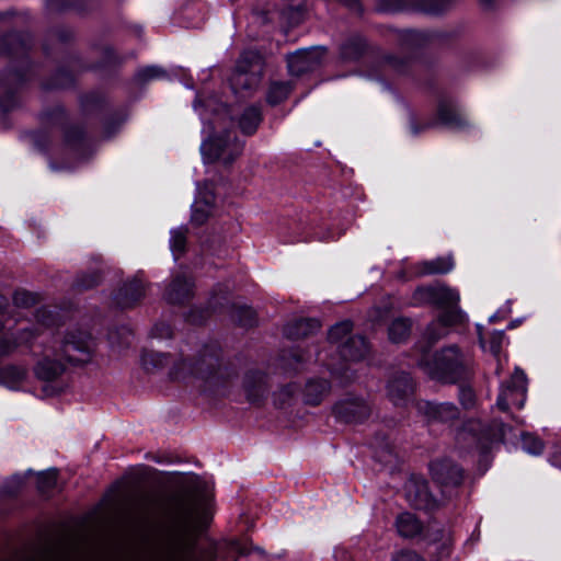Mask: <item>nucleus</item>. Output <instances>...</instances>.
Here are the masks:
<instances>
[{"instance_id":"nucleus-1","label":"nucleus","mask_w":561,"mask_h":561,"mask_svg":"<svg viewBox=\"0 0 561 561\" xmlns=\"http://www.w3.org/2000/svg\"><path fill=\"white\" fill-rule=\"evenodd\" d=\"M137 510L141 518L164 516L159 554L154 561H204L196 542L197 526L204 514V503L196 497H178L169 502L154 494L142 495Z\"/></svg>"},{"instance_id":"nucleus-2","label":"nucleus","mask_w":561,"mask_h":561,"mask_svg":"<svg viewBox=\"0 0 561 561\" xmlns=\"http://www.w3.org/2000/svg\"><path fill=\"white\" fill-rule=\"evenodd\" d=\"M93 353V340L88 332L79 329L68 331L56 353V358L45 357L41 360L35 373L39 379L54 380L65 370L62 360L70 364H85L90 362Z\"/></svg>"},{"instance_id":"nucleus-3","label":"nucleus","mask_w":561,"mask_h":561,"mask_svg":"<svg viewBox=\"0 0 561 561\" xmlns=\"http://www.w3.org/2000/svg\"><path fill=\"white\" fill-rule=\"evenodd\" d=\"M459 298V293L456 289L443 285L422 287L415 290L414 299L416 302L433 304L445 309L439 318L426 329V336L431 342H436L443 337L447 328L467 321L466 313L457 307Z\"/></svg>"},{"instance_id":"nucleus-4","label":"nucleus","mask_w":561,"mask_h":561,"mask_svg":"<svg viewBox=\"0 0 561 561\" xmlns=\"http://www.w3.org/2000/svg\"><path fill=\"white\" fill-rule=\"evenodd\" d=\"M469 365V358L456 345L443 347L431 356L423 355L419 362L430 378L444 383L457 382L466 375Z\"/></svg>"},{"instance_id":"nucleus-5","label":"nucleus","mask_w":561,"mask_h":561,"mask_svg":"<svg viewBox=\"0 0 561 561\" xmlns=\"http://www.w3.org/2000/svg\"><path fill=\"white\" fill-rule=\"evenodd\" d=\"M243 144L231 130L224 135L214 134L201 144L204 162H220L225 165L232 163L242 152Z\"/></svg>"},{"instance_id":"nucleus-6","label":"nucleus","mask_w":561,"mask_h":561,"mask_svg":"<svg viewBox=\"0 0 561 561\" xmlns=\"http://www.w3.org/2000/svg\"><path fill=\"white\" fill-rule=\"evenodd\" d=\"M262 72L263 62L260 53L245 50L240 56L230 78L231 88L236 92L252 90L259 85Z\"/></svg>"},{"instance_id":"nucleus-7","label":"nucleus","mask_w":561,"mask_h":561,"mask_svg":"<svg viewBox=\"0 0 561 561\" xmlns=\"http://www.w3.org/2000/svg\"><path fill=\"white\" fill-rule=\"evenodd\" d=\"M527 378L525 373L516 368L508 385L503 386L496 400V407L502 411L516 407L522 409L526 400Z\"/></svg>"},{"instance_id":"nucleus-8","label":"nucleus","mask_w":561,"mask_h":561,"mask_svg":"<svg viewBox=\"0 0 561 561\" xmlns=\"http://www.w3.org/2000/svg\"><path fill=\"white\" fill-rule=\"evenodd\" d=\"M323 47L299 49L287 58L289 73L300 76L319 67L324 58Z\"/></svg>"},{"instance_id":"nucleus-9","label":"nucleus","mask_w":561,"mask_h":561,"mask_svg":"<svg viewBox=\"0 0 561 561\" xmlns=\"http://www.w3.org/2000/svg\"><path fill=\"white\" fill-rule=\"evenodd\" d=\"M370 405L362 398L350 397L334 405L336 417L345 423H360L370 414Z\"/></svg>"},{"instance_id":"nucleus-10","label":"nucleus","mask_w":561,"mask_h":561,"mask_svg":"<svg viewBox=\"0 0 561 561\" xmlns=\"http://www.w3.org/2000/svg\"><path fill=\"white\" fill-rule=\"evenodd\" d=\"M218 358L215 355H203L194 365L182 362L180 368L172 371L173 377L180 378L185 376V371L196 375L201 378L210 379L218 374Z\"/></svg>"},{"instance_id":"nucleus-11","label":"nucleus","mask_w":561,"mask_h":561,"mask_svg":"<svg viewBox=\"0 0 561 561\" xmlns=\"http://www.w3.org/2000/svg\"><path fill=\"white\" fill-rule=\"evenodd\" d=\"M431 473L435 482L443 486H458L463 478L462 470L447 459L433 461Z\"/></svg>"},{"instance_id":"nucleus-12","label":"nucleus","mask_w":561,"mask_h":561,"mask_svg":"<svg viewBox=\"0 0 561 561\" xmlns=\"http://www.w3.org/2000/svg\"><path fill=\"white\" fill-rule=\"evenodd\" d=\"M417 411L424 414L428 421L449 422L458 417V408L450 402L435 403L421 401L417 403Z\"/></svg>"},{"instance_id":"nucleus-13","label":"nucleus","mask_w":561,"mask_h":561,"mask_svg":"<svg viewBox=\"0 0 561 561\" xmlns=\"http://www.w3.org/2000/svg\"><path fill=\"white\" fill-rule=\"evenodd\" d=\"M413 392V381L409 374L393 376L387 386V394L396 405L405 404Z\"/></svg>"},{"instance_id":"nucleus-14","label":"nucleus","mask_w":561,"mask_h":561,"mask_svg":"<svg viewBox=\"0 0 561 561\" xmlns=\"http://www.w3.org/2000/svg\"><path fill=\"white\" fill-rule=\"evenodd\" d=\"M439 124L455 130H462L469 124L461 111L451 102L442 101L437 108Z\"/></svg>"},{"instance_id":"nucleus-15","label":"nucleus","mask_w":561,"mask_h":561,"mask_svg":"<svg viewBox=\"0 0 561 561\" xmlns=\"http://www.w3.org/2000/svg\"><path fill=\"white\" fill-rule=\"evenodd\" d=\"M193 295V283L184 275H176L165 289L164 298L170 304H182Z\"/></svg>"},{"instance_id":"nucleus-16","label":"nucleus","mask_w":561,"mask_h":561,"mask_svg":"<svg viewBox=\"0 0 561 561\" xmlns=\"http://www.w3.org/2000/svg\"><path fill=\"white\" fill-rule=\"evenodd\" d=\"M145 296V285L138 278L125 283L116 293L115 301L122 308L131 307Z\"/></svg>"},{"instance_id":"nucleus-17","label":"nucleus","mask_w":561,"mask_h":561,"mask_svg":"<svg viewBox=\"0 0 561 561\" xmlns=\"http://www.w3.org/2000/svg\"><path fill=\"white\" fill-rule=\"evenodd\" d=\"M368 351V343L362 335H352L342 345L339 353L344 360L357 362L365 358Z\"/></svg>"},{"instance_id":"nucleus-18","label":"nucleus","mask_w":561,"mask_h":561,"mask_svg":"<svg viewBox=\"0 0 561 561\" xmlns=\"http://www.w3.org/2000/svg\"><path fill=\"white\" fill-rule=\"evenodd\" d=\"M405 493L411 505L417 510L427 508L433 502L425 481H409L405 484Z\"/></svg>"},{"instance_id":"nucleus-19","label":"nucleus","mask_w":561,"mask_h":561,"mask_svg":"<svg viewBox=\"0 0 561 561\" xmlns=\"http://www.w3.org/2000/svg\"><path fill=\"white\" fill-rule=\"evenodd\" d=\"M330 385L324 379H311L305 388V402L311 405L319 404L329 393Z\"/></svg>"},{"instance_id":"nucleus-20","label":"nucleus","mask_w":561,"mask_h":561,"mask_svg":"<svg viewBox=\"0 0 561 561\" xmlns=\"http://www.w3.org/2000/svg\"><path fill=\"white\" fill-rule=\"evenodd\" d=\"M320 329V322L314 319H301L285 329V333L290 339L306 337Z\"/></svg>"},{"instance_id":"nucleus-21","label":"nucleus","mask_w":561,"mask_h":561,"mask_svg":"<svg viewBox=\"0 0 561 561\" xmlns=\"http://www.w3.org/2000/svg\"><path fill=\"white\" fill-rule=\"evenodd\" d=\"M262 121L261 110L257 106H249L247 107L240 118H239V127L241 131L245 135H252L255 133Z\"/></svg>"},{"instance_id":"nucleus-22","label":"nucleus","mask_w":561,"mask_h":561,"mask_svg":"<svg viewBox=\"0 0 561 561\" xmlns=\"http://www.w3.org/2000/svg\"><path fill=\"white\" fill-rule=\"evenodd\" d=\"M396 526L398 533L405 538H412L420 534L421 523L411 513H402L398 516Z\"/></svg>"},{"instance_id":"nucleus-23","label":"nucleus","mask_w":561,"mask_h":561,"mask_svg":"<svg viewBox=\"0 0 561 561\" xmlns=\"http://www.w3.org/2000/svg\"><path fill=\"white\" fill-rule=\"evenodd\" d=\"M353 324L351 321H342L333 325L328 334L329 343L332 347H335L339 352L342 345L347 341L352 331Z\"/></svg>"},{"instance_id":"nucleus-24","label":"nucleus","mask_w":561,"mask_h":561,"mask_svg":"<svg viewBox=\"0 0 561 561\" xmlns=\"http://www.w3.org/2000/svg\"><path fill=\"white\" fill-rule=\"evenodd\" d=\"M411 321L404 318H398L391 322L388 329L389 340L392 343H403L411 333Z\"/></svg>"},{"instance_id":"nucleus-25","label":"nucleus","mask_w":561,"mask_h":561,"mask_svg":"<svg viewBox=\"0 0 561 561\" xmlns=\"http://www.w3.org/2000/svg\"><path fill=\"white\" fill-rule=\"evenodd\" d=\"M454 268L451 256L436 257L422 264V274H445Z\"/></svg>"},{"instance_id":"nucleus-26","label":"nucleus","mask_w":561,"mask_h":561,"mask_svg":"<svg viewBox=\"0 0 561 561\" xmlns=\"http://www.w3.org/2000/svg\"><path fill=\"white\" fill-rule=\"evenodd\" d=\"M365 49V43L362 38L355 37L345 42L341 47V57L348 60L358 59Z\"/></svg>"},{"instance_id":"nucleus-27","label":"nucleus","mask_w":561,"mask_h":561,"mask_svg":"<svg viewBox=\"0 0 561 561\" xmlns=\"http://www.w3.org/2000/svg\"><path fill=\"white\" fill-rule=\"evenodd\" d=\"M291 91V87L287 82H273L271 83L266 100L268 104L276 105L287 99Z\"/></svg>"},{"instance_id":"nucleus-28","label":"nucleus","mask_w":561,"mask_h":561,"mask_svg":"<svg viewBox=\"0 0 561 561\" xmlns=\"http://www.w3.org/2000/svg\"><path fill=\"white\" fill-rule=\"evenodd\" d=\"M187 229L184 227L172 229L170 232V249L175 260L181 255L186 244Z\"/></svg>"},{"instance_id":"nucleus-29","label":"nucleus","mask_w":561,"mask_h":561,"mask_svg":"<svg viewBox=\"0 0 561 561\" xmlns=\"http://www.w3.org/2000/svg\"><path fill=\"white\" fill-rule=\"evenodd\" d=\"M214 203V196L207 195L204 197L203 205L201 201H196L193 206L192 220L198 225L203 224L210 213Z\"/></svg>"},{"instance_id":"nucleus-30","label":"nucleus","mask_w":561,"mask_h":561,"mask_svg":"<svg viewBox=\"0 0 561 561\" xmlns=\"http://www.w3.org/2000/svg\"><path fill=\"white\" fill-rule=\"evenodd\" d=\"M169 357L165 354L146 351L141 354V364L145 369L162 368L167 365Z\"/></svg>"},{"instance_id":"nucleus-31","label":"nucleus","mask_w":561,"mask_h":561,"mask_svg":"<svg viewBox=\"0 0 561 561\" xmlns=\"http://www.w3.org/2000/svg\"><path fill=\"white\" fill-rule=\"evenodd\" d=\"M523 449L534 456L540 455L543 450V443L537 436L526 433L522 435Z\"/></svg>"},{"instance_id":"nucleus-32","label":"nucleus","mask_w":561,"mask_h":561,"mask_svg":"<svg viewBox=\"0 0 561 561\" xmlns=\"http://www.w3.org/2000/svg\"><path fill=\"white\" fill-rule=\"evenodd\" d=\"M57 470L49 469L38 474L37 485L42 492H47L55 488L57 483Z\"/></svg>"},{"instance_id":"nucleus-33","label":"nucleus","mask_w":561,"mask_h":561,"mask_svg":"<svg viewBox=\"0 0 561 561\" xmlns=\"http://www.w3.org/2000/svg\"><path fill=\"white\" fill-rule=\"evenodd\" d=\"M317 359L319 362H322L323 364H325L332 375H335L341 379H345V380L350 379V377L346 375V371L348 369L346 367V365L337 364V363H334L333 360L327 362L325 357L321 353L317 354Z\"/></svg>"},{"instance_id":"nucleus-34","label":"nucleus","mask_w":561,"mask_h":561,"mask_svg":"<svg viewBox=\"0 0 561 561\" xmlns=\"http://www.w3.org/2000/svg\"><path fill=\"white\" fill-rule=\"evenodd\" d=\"M101 280V275L98 272H92L90 274H84L78 276L75 286L78 289H90L96 286Z\"/></svg>"},{"instance_id":"nucleus-35","label":"nucleus","mask_w":561,"mask_h":561,"mask_svg":"<svg viewBox=\"0 0 561 561\" xmlns=\"http://www.w3.org/2000/svg\"><path fill=\"white\" fill-rule=\"evenodd\" d=\"M36 302V296L25 290L15 291L13 295V305L16 308H28Z\"/></svg>"},{"instance_id":"nucleus-36","label":"nucleus","mask_w":561,"mask_h":561,"mask_svg":"<svg viewBox=\"0 0 561 561\" xmlns=\"http://www.w3.org/2000/svg\"><path fill=\"white\" fill-rule=\"evenodd\" d=\"M137 79L139 81H149L153 79H159L164 77V71L156 66H149L146 68L140 69L137 75Z\"/></svg>"},{"instance_id":"nucleus-37","label":"nucleus","mask_w":561,"mask_h":561,"mask_svg":"<svg viewBox=\"0 0 561 561\" xmlns=\"http://www.w3.org/2000/svg\"><path fill=\"white\" fill-rule=\"evenodd\" d=\"M505 341V333L504 331H494L491 335H490V341H489V351L494 355V356H499L500 355V352L502 350V346H503V343Z\"/></svg>"},{"instance_id":"nucleus-38","label":"nucleus","mask_w":561,"mask_h":561,"mask_svg":"<svg viewBox=\"0 0 561 561\" xmlns=\"http://www.w3.org/2000/svg\"><path fill=\"white\" fill-rule=\"evenodd\" d=\"M459 400L465 409H471L476 402V394L470 387H460Z\"/></svg>"},{"instance_id":"nucleus-39","label":"nucleus","mask_w":561,"mask_h":561,"mask_svg":"<svg viewBox=\"0 0 561 561\" xmlns=\"http://www.w3.org/2000/svg\"><path fill=\"white\" fill-rule=\"evenodd\" d=\"M64 137L67 145L76 148L82 139V133L78 127H70L64 130Z\"/></svg>"},{"instance_id":"nucleus-40","label":"nucleus","mask_w":561,"mask_h":561,"mask_svg":"<svg viewBox=\"0 0 561 561\" xmlns=\"http://www.w3.org/2000/svg\"><path fill=\"white\" fill-rule=\"evenodd\" d=\"M237 319L241 325L251 327L255 323V312L251 308H241Z\"/></svg>"},{"instance_id":"nucleus-41","label":"nucleus","mask_w":561,"mask_h":561,"mask_svg":"<svg viewBox=\"0 0 561 561\" xmlns=\"http://www.w3.org/2000/svg\"><path fill=\"white\" fill-rule=\"evenodd\" d=\"M36 321L45 327H49L54 323L51 312L45 308L37 310Z\"/></svg>"},{"instance_id":"nucleus-42","label":"nucleus","mask_w":561,"mask_h":561,"mask_svg":"<svg viewBox=\"0 0 561 561\" xmlns=\"http://www.w3.org/2000/svg\"><path fill=\"white\" fill-rule=\"evenodd\" d=\"M5 375H10L14 381H21L25 378L26 371L21 367H8L4 369Z\"/></svg>"},{"instance_id":"nucleus-43","label":"nucleus","mask_w":561,"mask_h":561,"mask_svg":"<svg viewBox=\"0 0 561 561\" xmlns=\"http://www.w3.org/2000/svg\"><path fill=\"white\" fill-rule=\"evenodd\" d=\"M393 561H423V560L415 552L402 551L394 557Z\"/></svg>"},{"instance_id":"nucleus-44","label":"nucleus","mask_w":561,"mask_h":561,"mask_svg":"<svg viewBox=\"0 0 561 561\" xmlns=\"http://www.w3.org/2000/svg\"><path fill=\"white\" fill-rule=\"evenodd\" d=\"M152 333L154 336L157 337H170L171 336V329L169 325L167 324H157L153 330H152Z\"/></svg>"},{"instance_id":"nucleus-45","label":"nucleus","mask_w":561,"mask_h":561,"mask_svg":"<svg viewBox=\"0 0 561 561\" xmlns=\"http://www.w3.org/2000/svg\"><path fill=\"white\" fill-rule=\"evenodd\" d=\"M496 426H499V428L496 430V432H493L491 434V439L493 442H500V440H503L504 437H505V432H506V425L503 424V423H499V424H494Z\"/></svg>"},{"instance_id":"nucleus-46","label":"nucleus","mask_w":561,"mask_h":561,"mask_svg":"<svg viewBox=\"0 0 561 561\" xmlns=\"http://www.w3.org/2000/svg\"><path fill=\"white\" fill-rule=\"evenodd\" d=\"M263 392L264 390L261 386L256 389L255 393H252L250 390H248V399L251 402H256L259 398L263 394Z\"/></svg>"},{"instance_id":"nucleus-47","label":"nucleus","mask_w":561,"mask_h":561,"mask_svg":"<svg viewBox=\"0 0 561 561\" xmlns=\"http://www.w3.org/2000/svg\"><path fill=\"white\" fill-rule=\"evenodd\" d=\"M0 107L3 110V111H9L10 108L13 107V101L11 99H0Z\"/></svg>"},{"instance_id":"nucleus-48","label":"nucleus","mask_w":561,"mask_h":561,"mask_svg":"<svg viewBox=\"0 0 561 561\" xmlns=\"http://www.w3.org/2000/svg\"><path fill=\"white\" fill-rule=\"evenodd\" d=\"M202 106H204V105L201 103L199 100H196L194 102V110L197 111L199 116L202 117V119L205 121L206 116H205L204 112L199 111Z\"/></svg>"},{"instance_id":"nucleus-49","label":"nucleus","mask_w":561,"mask_h":561,"mask_svg":"<svg viewBox=\"0 0 561 561\" xmlns=\"http://www.w3.org/2000/svg\"><path fill=\"white\" fill-rule=\"evenodd\" d=\"M293 358L295 362L300 363L304 360V357L301 355L293 354Z\"/></svg>"},{"instance_id":"nucleus-50","label":"nucleus","mask_w":561,"mask_h":561,"mask_svg":"<svg viewBox=\"0 0 561 561\" xmlns=\"http://www.w3.org/2000/svg\"><path fill=\"white\" fill-rule=\"evenodd\" d=\"M499 318H500V317H499V313L496 312V313L492 314V316L489 318V321H490V322H495Z\"/></svg>"},{"instance_id":"nucleus-51","label":"nucleus","mask_w":561,"mask_h":561,"mask_svg":"<svg viewBox=\"0 0 561 561\" xmlns=\"http://www.w3.org/2000/svg\"><path fill=\"white\" fill-rule=\"evenodd\" d=\"M214 103H215V101H214V100H208V101L206 102L205 106H206V107H211Z\"/></svg>"},{"instance_id":"nucleus-52","label":"nucleus","mask_w":561,"mask_h":561,"mask_svg":"<svg viewBox=\"0 0 561 561\" xmlns=\"http://www.w3.org/2000/svg\"><path fill=\"white\" fill-rule=\"evenodd\" d=\"M426 10H427L428 12H432V13H438V12H439V10H437V9H433V8H427Z\"/></svg>"},{"instance_id":"nucleus-53","label":"nucleus","mask_w":561,"mask_h":561,"mask_svg":"<svg viewBox=\"0 0 561 561\" xmlns=\"http://www.w3.org/2000/svg\"><path fill=\"white\" fill-rule=\"evenodd\" d=\"M479 340H480V344H481V346H482L483 348H485V344H484V341H483V339H482V336H481V335H480V339H479Z\"/></svg>"},{"instance_id":"nucleus-54","label":"nucleus","mask_w":561,"mask_h":561,"mask_svg":"<svg viewBox=\"0 0 561 561\" xmlns=\"http://www.w3.org/2000/svg\"><path fill=\"white\" fill-rule=\"evenodd\" d=\"M516 325V322H513L508 325L510 329L514 328Z\"/></svg>"},{"instance_id":"nucleus-55","label":"nucleus","mask_w":561,"mask_h":561,"mask_svg":"<svg viewBox=\"0 0 561 561\" xmlns=\"http://www.w3.org/2000/svg\"><path fill=\"white\" fill-rule=\"evenodd\" d=\"M516 325V322H513L508 325L510 329L514 328Z\"/></svg>"}]
</instances>
